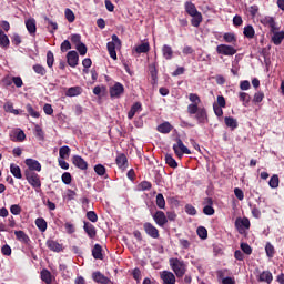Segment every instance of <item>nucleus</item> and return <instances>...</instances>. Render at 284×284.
<instances>
[{"label":"nucleus","mask_w":284,"mask_h":284,"mask_svg":"<svg viewBox=\"0 0 284 284\" xmlns=\"http://www.w3.org/2000/svg\"><path fill=\"white\" fill-rule=\"evenodd\" d=\"M192 20L191 23L194 28H199L201 26V23L203 22V14H201V12L197 11V13L191 16Z\"/></svg>","instance_id":"nucleus-32"},{"label":"nucleus","mask_w":284,"mask_h":284,"mask_svg":"<svg viewBox=\"0 0 284 284\" xmlns=\"http://www.w3.org/2000/svg\"><path fill=\"white\" fill-rule=\"evenodd\" d=\"M72 163L75 165V168H79V170H85L88 168V162L80 155H74L72 158Z\"/></svg>","instance_id":"nucleus-18"},{"label":"nucleus","mask_w":284,"mask_h":284,"mask_svg":"<svg viewBox=\"0 0 284 284\" xmlns=\"http://www.w3.org/2000/svg\"><path fill=\"white\" fill-rule=\"evenodd\" d=\"M160 278L163 281V284H176V275L170 271L161 272Z\"/></svg>","instance_id":"nucleus-8"},{"label":"nucleus","mask_w":284,"mask_h":284,"mask_svg":"<svg viewBox=\"0 0 284 284\" xmlns=\"http://www.w3.org/2000/svg\"><path fill=\"white\" fill-rule=\"evenodd\" d=\"M173 151L178 159H183V154H192V151L183 144V141L181 139L176 140V143L173 144Z\"/></svg>","instance_id":"nucleus-4"},{"label":"nucleus","mask_w":284,"mask_h":284,"mask_svg":"<svg viewBox=\"0 0 284 284\" xmlns=\"http://www.w3.org/2000/svg\"><path fill=\"white\" fill-rule=\"evenodd\" d=\"M225 43H236V36L232 32H226L223 36Z\"/></svg>","instance_id":"nucleus-43"},{"label":"nucleus","mask_w":284,"mask_h":284,"mask_svg":"<svg viewBox=\"0 0 284 284\" xmlns=\"http://www.w3.org/2000/svg\"><path fill=\"white\" fill-rule=\"evenodd\" d=\"M156 205L160 210H165V197L161 193L156 195Z\"/></svg>","instance_id":"nucleus-46"},{"label":"nucleus","mask_w":284,"mask_h":284,"mask_svg":"<svg viewBox=\"0 0 284 284\" xmlns=\"http://www.w3.org/2000/svg\"><path fill=\"white\" fill-rule=\"evenodd\" d=\"M10 212L11 214H13L14 216H19V214H21V206L19 204H13L10 207Z\"/></svg>","instance_id":"nucleus-58"},{"label":"nucleus","mask_w":284,"mask_h":284,"mask_svg":"<svg viewBox=\"0 0 284 284\" xmlns=\"http://www.w3.org/2000/svg\"><path fill=\"white\" fill-rule=\"evenodd\" d=\"M92 278L95 283H101V284H109L110 278H108L105 275H103L101 272H95L92 274Z\"/></svg>","instance_id":"nucleus-22"},{"label":"nucleus","mask_w":284,"mask_h":284,"mask_svg":"<svg viewBox=\"0 0 284 284\" xmlns=\"http://www.w3.org/2000/svg\"><path fill=\"white\" fill-rule=\"evenodd\" d=\"M41 280L47 284L52 283V273H50L48 270H42Z\"/></svg>","instance_id":"nucleus-41"},{"label":"nucleus","mask_w":284,"mask_h":284,"mask_svg":"<svg viewBox=\"0 0 284 284\" xmlns=\"http://www.w3.org/2000/svg\"><path fill=\"white\" fill-rule=\"evenodd\" d=\"M10 47V39L8 38V34L3 32V30H0V48H9Z\"/></svg>","instance_id":"nucleus-36"},{"label":"nucleus","mask_w":284,"mask_h":284,"mask_svg":"<svg viewBox=\"0 0 284 284\" xmlns=\"http://www.w3.org/2000/svg\"><path fill=\"white\" fill-rule=\"evenodd\" d=\"M184 8H185V12H187L190 17L199 12V10L196 9V6L192 3V1H186L184 4Z\"/></svg>","instance_id":"nucleus-27"},{"label":"nucleus","mask_w":284,"mask_h":284,"mask_svg":"<svg viewBox=\"0 0 284 284\" xmlns=\"http://www.w3.org/2000/svg\"><path fill=\"white\" fill-rule=\"evenodd\" d=\"M115 163L118 168H120V170H128V156H125V154L123 153L118 154L115 159Z\"/></svg>","instance_id":"nucleus-17"},{"label":"nucleus","mask_w":284,"mask_h":284,"mask_svg":"<svg viewBox=\"0 0 284 284\" xmlns=\"http://www.w3.org/2000/svg\"><path fill=\"white\" fill-rule=\"evenodd\" d=\"M272 32V42L274 45H281L283 43L284 39V31H278V30H271Z\"/></svg>","instance_id":"nucleus-16"},{"label":"nucleus","mask_w":284,"mask_h":284,"mask_svg":"<svg viewBox=\"0 0 284 284\" xmlns=\"http://www.w3.org/2000/svg\"><path fill=\"white\" fill-rule=\"evenodd\" d=\"M29 172H41V163L34 159H27L24 161Z\"/></svg>","instance_id":"nucleus-13"},{"label":"nucleus","mask_w":284,"mask_h":284,"mask_svg":"<svg viewBox=\"0 0 284 284\" xmlns=\"http://www.w3.org/2000/svg\"><path fill=\"white\" fill-rule=\"evenodd\" d=\"M263 99H265V94L263 93V91H257L253 97V103H261Z\"/></svg>","instance_id":"nucleus-54"},{"label":"nucleus","mask_w":284,"mask_h":284,"mask_svg":"<svg viewBox=\"0 0 284 284\" xmlns=\"http://www.w3.org/2000/svg\"><path fill=\"white\" fill-rule=\"evenodd\" d=\"M243 34L246 37V39H254L256 31L252 24H248L244 27Z\"/></svg>","instance_id":"nucleus-30"},{"label":"nucleus","mask_w":284,"mask_h":284,"mask_svg":"<svg viewBox=\"0 0 284 284\" xmlns=\"http://www.w3.org/2000/svg\"><path fill=\"white\" fill-rule=\"evenodd\" d=\"M235 227L240 234H245V230L250 227V219L247 217H239L235 220Z\"/></svg>","instance_id":"nucleus-7"},{"label":"nucleus","mask_w":284,"mask_h":284,"mask_svg":"<svg viewBox=\"0 0 284 284\" xmlns=\"http://www.w3.org/2000/svg\"><path fill=\"white\" fill-rule=\"evenodd\" d=\"M47 65L48 68H52L54 65V53H52V51L47 52Z\"/></svg>","instance_id":"nucleus-52"},{"label":"nucleus","mask_w":284,"mask_h":284,"mask_svg":"<svg viewBox=\"0 0 284 284\" xmlns=\"http://www.w3.org/2000/svg\"><path fill=\"white\" fill-rule=\"evenodd\" d=\"M75 50H78L81 57H85V54H88V47H85L83 42H80V44L75 45Z\"/></svg>","instance_id":"nucleus-49"},{"label":"nucleus","mask_w":284,"mask_h":284,"mask_svg":"<svg viewBox=\"0 0 284 284\" xmlns=\"http://www.w3.org/2000/svg\"><path fill=\"white\" fill-rule=\"evenodd\" d=\"M185 212L190 214V216H196V209L192 204L185 205Z\"/></svg>","instance_id":"nucleus-59"},{"label":"nucleus","mask_w":284,"mask_h":284,"mask_svg":"<svg viewBox=\"0 0 284 284\" xmlns=\"http://www.w3.org/2000/svg\"><path fill=\"white\" fill-rule=\"evenodd\" d=\"M47 246L51 252H62L63 251V245H61L59 242L54 240H48L47 241Z\"/></svg>","instance_id":"nucleus-20"},{"label":"nucleus","mask_w":284,"mask_h":284,"mask_svg":"<svg viewBox=\"0 0 284 284\" xmlns=\"http://www.w3.org/2000/svg\"><path fill=\"white\" fill-rule=\"evenodd\" d=\"M189 101H191V104L201 105V98L196 93H190L189 94Z\"/></svg>","instance_id":"nucleus-50"},{"label":"nucleus","mask_w":284,"mask_h":284,"mask_svg":"<svg viewBox=\"0 0 284 284\" xmlns=\"http://www.w3.org/2000/svg\"><path fill=\"white\" fill-rule=\"evenodd\" d=\"M141 110H143L141 102H135L128 113V119H134L136 112H141Z\"/></svg>","instance_id":"nucleus-23"},{"label":"nucleus","mask_w":284,"mask_h":284,"mask_svg":"<svg viewBox=\"0 0 284 284\" xmlns=\"http://www.w3.org/2000/svg\"><path fill=\"white\" fill-rule=\"evenodd\" d=\"M87 219L89 221H91V223H97V221H99V216L97 215V213L94 211H89L87 213Z\"/></svg>","instance_id":"nucleus-56"},{"label":"nucleus","mask_w":284,"mask_h":284,"mask_svg":"<svg viewBox=\"0 0 284 284\" xmlns=\"http://www.w3.org/2000/svg\"><path fill=\"white\" fill-rule=\"evenodd\" d=\"M203 213L206 214V216H213L214 207H212V205H206L203 209Z\"/></svg>","instance_id":"nucleus-64"},{"label":"nucleus","mask_w":284,"mask_h":284,"mask_svg":"<svg viewBox=\"0 0 284 284\" xmlns=\"http://www.w3.org/2000/svg\"><path fill=\"white\" fill-rule=\"evenodd\" d=\"M10 172L16 179H23V175L21 174V168H19V165L12 163L10 165Z\"/></svg>","instance_id":"nucleus-37"},{"label":"nucleus","mask_w":284,"mask_h":284,"mask_svg":"<svg viewBox=\"0 0 284 284\" xmlns=\"http://www.w3.org/2000/svg\"><path fill=\"white\" fill-rule=\"evenodd\" d=\"M158 132L161 134H170V132H172V124H170V122H163L158 125Z\"/></svg>","instance_id":"nucleus-28"},{"label":"nucleus","mask_w":284,"mask_h":284,"mask_svg":"<svg viewBox=\"0 0 284 284\" xmlns=\"http://www.w3.org/2000/svg\"><path fill=\"white\" fill-rule=\"evenodd\" d=\"M256 280L258 281V283L272 284V281H274V276L272 275V272L263 271L258 273V275L256 276Z\"/></svg>","instance_id":"nucleus-12"},{"label":"nucleus","mask_w":284,"mask_h":284,"mask_svg":"<svg viewBox=\"0 0 284 284\" xmlns=\"http://www.w3.org/2000/svg\"><path fill=\"white\" fill-rule=\"evenodd\" d=\"M265 252H266V255L268 256V258H274L275 250H274V245H272V243H270V242L266 243Z\"/></svg>","instance_id":"nucleus-44"},{"label":"nucleus","mask_w":284,"mask_h":284,"mask_svg":"<svg viewBox=\"0 0 284 284\" xmlns=\"http://www.w3.org/2000/svg\"><path fill=\"white\" fill-rule=\"evenodd\" d=\"M149 71H150L151 79H152L153 83H156V79H158V74H159V71L156 70V63L150 64Z\"/></svg>","instance_id":"nucleus-40"},{"label":"nucleus","mask_w":284,"mask_h":284,"mask_svg":"<svg viewBox=\"0 0 284 284\" xmlns=\"http://www.w3.org/2000/svg\"><path fill=\"white\" fill-rule=\"evenodd\" d=\"M169 264L171 270L174 272L178 278H183L185 276V263L176 257H172L169 260Z\"/></svg>","instance_id":"nucleus-1"},{"label":"nucleus","mask_w":284,"mask_h":284,"mask_svg":"<svg viewBox=\"0 0 284 284\" xmlns=\"http://www.w3.org/2000/svg\"><path fill=\"white\" fill-rule=\"evenodd\" d=\"M10 139L14 143H22V141H26V132H23L21 129H16L11 131Z\"/></svg>","instance_id":"nucleus-10"},{"label":"nucleus","mask_w":284,"mask_h":284,"mask_svg":"<svg viewBox=\"0 0 284 284\" xmlns=\"http://www.w3.org/2000/svg\"><path fill=\"white\" fill-rule=\"evenodd\" d=\"M197 123H207V111L205 108H200L199 112L195 113Z\"/></svg>","instance_id":"nucleus-19"},{"label":"nucleus","mask_w":284,"mask_h":284,"mask_svg":"<svg viewBox=\"0 0 284 284\" xmlns=\"http://www.w3.org/2000/svg\"><path fill=\"white\" fill-rule=\"evenodd\" d=\"M260 23L262 26H265L266 28H270L272 30H278V27H276V21L270 16H266L264 18H261Z\"/></svg>","instance_id":"nucleus-15"},{"label":"nucleus","mask_w":284,"mask_h":284,"mask_svg":"<svg viewBox=\"0 0 284 284\" xmlns=\"http://www.w3.org/2000/svg\"><path fill=\"white\" fill-rule=\"evenodd\" d=\"M94 172L98 174V176H104L105 175V166L102 164H98L94 166Z\"/></svg>","instance_id":"nucleus-55"},{"label":"nucleus","mask_w":284,"mask_h":284,"mask_svg":"<svg viewBox=\"0 0 284 284\" xmlns=\"http://www.w3.org/2000/svg\"><path fill=\"white\" fill-rule=\"evenodd\" d=\"M153 221H155L156 225H159L160 227H163V225L168 223V216L163 211H158L153 215Z\"/></svg>","instance_id":"nucleus-14"},{"label":"nucleus","mask_w":284,"mask_h":284,"mask_svg":"<svg viewBox=\"0 0 284 284\" xmlns=\"http://www.w3.org/2000/svg\"><path fill=\"white\" fill-rule=\"evenodd\" d=\"M162 54L166 61H170L174 57V51L172 50V47L164 44L162 47Z\"/></svg>","instance_id":"nucleus-24"},{"label":"nucleus","mask_w":284,"mask_h":284,"mask_svg":"<svg viewBox=\"0 0 284 284\" xmlns=\"http://www.w3.org/2000/svg\"><path fill=\"white\" fill-rule=\"evenodd\" d=\"M213 110H214V114H216L217 116H223V106H220L216 103H213Z\"/></svg>","instance_id":"nucleus-62"},{"label":"nucleus","mask_w":284,"mask_h":284,"mask_svg":"<svg viewBox=\"0 0 284 284\" xmlns=\"http://www.w3.org/2000/svg\"><path fill=\"white\" fill-rule=\"evenodd\" d=\"M83 92V89L81 87H71L67 90L65 97H79Z\"/></svg>","instance_id":"nucleus-33"},{"label":"nucleus","mask_w":284,"mask_h":284,"mask_svg":"<svg viewBox=\"0 0 284 284\" xmlns=\"http://www.w3.org/2000/svg\"><path fill=\"white\" fill-rule=\"evenodd\" d=\"M134 51L136 54H145L146 52H150V42H143L140 45H136Z\"/></svg>","instance_id":"nucleus-26"},{"label":"nucleus","mask_w":284,"mask_h":284,"mask_svg":"<svg viewBox=\"0 0 284 284\" xmlns=\"http://www.w3.org/2000/svg\"><path fill=\"white\" fill-rule=\"evenodd\" d=\"M217 54H223V57H234L236 54V49L232 45L220 44L216 47Z\"/></svg>","instance_id":"nucleus-5"},{"label":"nucleus","mask_w":284,"mask_h":284,"mask_svg":"<svg viewBox=\"0 0 284 284\" xmlns=\"http://www.w3.org/2000/svg\"><path fill=\"white\" fill-rule=\"evenodd\" d=\"M61 179L64 185H70V183H72V174H70V172H64Z\"/></svg>","instance_id":"nucleus-53"},{"label":"nucleus","mask_w":284,"mask_h":284,"mask_svg":"<svg viewBox=\"0 0 284 284\" xmlns=\"http://www.w3.org/2000/svg\"><path fill=\"white\" fill-rule=\"evenodd\" d=\"M59 159H70V146L64 145L60 148Z\"/></svg>","instance_id":"nucleus-39"},{"label":"nucleus","mask_w":284,"mask_h":284,"mask_svg":"<svg viewBox=\"0 0 284 284\" xmlns=\"http://www.w3.org/2000/svg\"><path fill=\"white\" fill-rule=\"evenodd\" d=\"M165 162L170 168H179V163H176V160H174L170 154L165 155Z\"/></svg>","instance_id":"nucleus-47"},{"label":"nucleus","mask_w":284,"mask_h":284,"mask_svg":"<svg viewBox=\"0 0 284 284\" xmlns=\"http://www.w3.org/2000/svg\"><path fill=\"white\" fill-rule=\"evenodd\" d=\"M103 248L101 247V245L95 244L93 250H92V256L93 258H97L99 261H103Z\"/></svg>","instance_id":"nucleus-29"},{"label":"nucleus","mask_w":284,"mask_h":284,"mask_svg":"<svg viewBox=\"0 0 284 284\" xmlns=\"http://www.w3.org/2000/svg\"><path fill=\"white\" fill-rule=\"evenodd\" d=\"M239 99L242 102V105H244V108H247V105H250V101H252V97H250V94L245 92H240Z\"/></svg>","instance_id":"nucleus-35"},{"label":"nucleus","mask_w":284,"mask_h":284,"mask_svg":"<svg viewBox=\"0 0 284 284\" xmlns=\"http://www.w3.org/2000/svg\"><path fill=\"white\" fill-rule=\"evenodd\" d=\"M14 234H16V239L20 241V243H30V237L28 236V234H26V232L16 231Z\"/></svg>","instance_id":"nucleus-34"},{"label":"nucleus","mask_w":284,"mask_h":284,"mask_svg":"<svg viewBox=\"0 0 284 284\" xmlns=\"http://www.w3.org/2000/svg\"><path fill=\"white\" fill-rule=\"evenodd\" d=\"M84 231L89 239H94V236H97V229L91 223L84 222Z\"/></svg>","instance_id":"nucleus-25"},{"label":"nucleus","mask_w":284,"mask_h":284,"mask_svg":"<svg viewBox=\"0 0 284 284\" xmlns=\"http://www.w3.org/2000/svg\"><path fill=\"white\" fill-rule=\"evenodd\" d=\"M64 17L67 21H69V23H74V20L77 19V17L74 16V11L71 9L64 10Z\"/></svg>","instance_id":"nucleus-42"},{"label":"nucleus","mask_w":284,"mask_h":284,"mask_svg":"<svg viewBox=\"0 0 284 284\" xmlns=\"http://www.w3.org/2000/svg\"><path fill=\"white\" fill-rule=\"evenodd\" d=\"M71 43H73L75 47L79 45L81 42V34H72L71 36Z\"/></svg>","instance_id":"nucleus-63"},{"label":"nucleus","mask_w":284,"mask_h":284,"mask_svg":"<svg viewBox=\"0 0 284 284\" xmlns=\"http://www.w3.org/2000/svg\"><path fill=\"white\" fill-rule=\"evenodd\" d=\"M143 227L148 236H151V239H159V229H156V226H154L152 223L145 222Z\"/></svg>","instance_id":"nucleus-9"},{"label":"nucleus","mask_w":284,"mask_h":284,"mask_svg":"<svg viewBox=\"0 0 284 284\" xmlns=\"http://www.w3.org/2000/svg\"><path fill=\"white\" fill-rule=\"evenodd\" d=\"M67 63L70 68H77L79 65V53H77V51H69L67 54Z\"/></svg>","instance_id":"nucleus-11"},{"label":"nucleus","mask_w":284,"mask_h":284,"mask_svg":"<svg viewBox=\"0 0 284 284\" xmlns=\"http://www.w3.org/2000/svg\"><path fill=\"white\" fill-rule=\"evenodd\" d=\"M224 123H225L226 128H230L232 130H236V128H239V121H236V119H234L232 116H226L224 119Z\"/></svg>","instance_id":"nucleus-31"},{"label":"nucleus","mask_w":284,"mask_h":284,"mask_svg":"<svg viewBox=\"0 0 284 284\" xmlns=\"http://www.w3.org/2000/svg\"><path fill=\"white\" fill-rule=\"evenodd\" d=\"M241 250L244 252V254H252V246H250L247 243H241Z\"/></svg>","instance_id":"nucleus-61"},{"label":"nucleus","mask_w":284,"mask_h":284,"mask_svg":"<svg viewBox=\"0 0 284 284\" xmlns=\"http://www.w3.org/2000/svg\"><path fill=\"white\" fill-rule=\"evenodd\" d=\"M124 92L125 88L120 82H116L112 87H110L111 99H120Z\"/></svg>","instance_id":"nucleus-6"},{"label":"nucleus","mask_w":284,"mask_h":284,"mask_svg":"<svg viewBox=\"0 0 284 284\" xmlns=\"http://www.w3.org/2000/svg\"><path fill=\"white\" fill-rule=\"evenodd\" d=\"M197 236H200V239H207V229L200 226L197 227Z\"/></svg>","instance_id":"nucleus-57"},{"label":"nucleus","mask_w":284,"mask_h":284,"mask_svg":"<svg viewBox=\"0 0 284 284\" xmlns=\"http://www.w3.org/2000/svg\"><path fill=\"white\" fill-rule=\"evenodd\" d=\"M199 110H201V108H199V104H189L187 105V112L190 114H196L199 112Z\"/></svg>","instance_id":"nucleus-60"},{"label":"nucleus","mask_w":284,"mask_h":284,"mask_svg":"<svg viewBox=\"0 0 284 284\" xmlns=\"http://www.w3.org/2000/svg\"><path fill=\"white\" fill-rule=\"evenodd\" d=\"M33 71L36 72V74H40V77H45V68L41 64L33 65Z\"/></svg>","instance_id":"nucleus-51"},{"label":"nucleus","mask_w":284,"mask_h":284,"mask_svg":"<svg viewBox=\"0 0 284 284\" xmlns=\"http://www.w3.org/2000/svg\"><path fill=\"white\" fill-rule=\"evenodd\" d=\"M24 176L29 183V185L33 186V189L38 192L41 189V179L39 174L28 171H24Z\"/></svg>","instance_id":"nucleus-3"},{"label":"nucleus","mask_w":284,"mask_h":284,"mask_svg":"<svg viewBox=\"0 0 284 284\" xmlns=\"http://www.w3.org/2000/svg\"><path fill=\"white\" fill-rule=\"evenodd\" d=\"M27 112L30 114V116H32L33 119H39V116H41V114L39 113V111H36L34 108H32L31 104H27Z\"/></svg>","instance_id":"nucleus-48"},{"label":"nucleus","mask_w":284,"mask_h":284,"mask_svg":"<svg viewBox=\"0 0 284 284\" xmlns=\"http://www.w3.org/2000/svg\"><path fill=\"white\" fill-rule=\"evenodd\" d=\"M278 183H280V180H278V175L276 174H274L268 181V185L270 187H272V190H276V187H278Z\"/></svg>","instance_id":"nucleus-45"},{"label":"nucleus","mask_w":284,"mask_h":284,"mask_svg":"<svg viewBox=\"0 0 284 284\" xmlns=\"http://www.w3.org/2000/svg\"><path fill=\"white\" fill-rule=\"evenodd\" d=\"M106 48L111 59H113V61H116V50H120L121 48V39H119V36L113 34L112 41L108 42Z\"/></svg>","instance_id":"nucleus-2"},{"label":"nucleus","mask_w":284,"mask_h":284,"mask_svg":"<svg viewBox=\"0 0 284 284\" xmlns=\"http://www.w3.org/2000/svg\"><path fill=\"white\" fill-rule=\"evenodd\" d=\"M36 225L40 232H45V230H48V222H45L43 217H38L36 220Z\"/></svg>","instance_id":"nucleus-38"},{"label":"nucleus","mask_w":284,"mask_h":284,"mask_svg":"<svg viewBox=\"0 0 284 284\" xmlns=\"http://www.w3.org/2000/svg\"><path fill=\"white\" fill-rule=\"evenodd\" d=\"M26 28L29 34H37V20L34 18L26 20Z\"/></svg>","instance_id":"nucleus-21"}]
</instances>
